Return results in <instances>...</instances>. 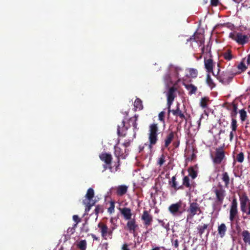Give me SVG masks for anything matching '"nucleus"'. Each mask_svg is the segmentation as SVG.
<instances>
[{"instance_id": "1", "label": "nucleus", "mask_w": 250, "mask_h": 250, "mask_svg": "<svg viewBox=\"0 0 250 250\" xmlns=\"http://www.w3.org/2000/svg\"><path fill=\"white\" fill-rule=\"evenodd\" d=\"M220 69L219 68L218 73ZM239 73L240 72H234L232 70L227 69L223 71L220 74H217L216 77L220 83L224 85H227L230 83L234 76Z\"/></svg>"}, {"instance_id": "2", "label": "nucleus", "mask_w": 250, "mask_h": 250, "mask_svg": "<svg viewBox=\"0 0 250 250\" xmlns=\"http://www.w3.org/2000/svg\"><path fill=\"white\" fill-rule=\"evenodd\" d=\"M158 126L157 124H152L149 125L148 133L149 141V148L151 149L152 146L156 144L158 140Z\"/></svg>"}, {"instance_id": "3", "label": "nucleus", "mask_w": 250, "mask_h": 250, "mask_svg": "<svg viewBox=\"0 0 250 250\" xmlns=\"http://www.w3.org/2000/svg\"><path fill=\"white\" fill-rule=\"evenodd\" d=\"M229 220L231 222L238 223L239 220L238 202L236 197H233L229 206Z\"/></svg>"}, {"instance_id": "4", "label": "nucleus", "mask_w": 250, "mask_h": 250, "mask_svg": "<svg viewBox=\"0 0 250 250\" xmlns=\"http://www.w3.org/2000/svg\"><path fill=\"white\" fill-rule=\"evenodd\" d=\"M94 196V191L93 188H89L88 189L87 192L85 194V199L83 201V203L85 206V212H88L91 207L95 204V201H92V199Z\"/></svg>"}, {"instance_id": "5", "label": "nucleus", "mask_w": 250, "mask_h": 250, "mask_svg": "<svg viewBox=\"0 0 250 250\" xmlns=\"http://www.w3.org/2000/svg\"><path fill=\"white\" fill-rule=\"evenodd\" d=\"M229 37L235 41L239 45H244L249 41V37L243 35L241 32L233 31L229 34Z\"/></svg>"}, {"instance_id": "6", "label": "nucleus", "mask_w": 250, "mask_h": 250, "mask_svg": "<svg viewBox=\"0 0 250 250\" xmlns=\"http://www.w3.org/2000/svg\"><path fill=\"white\" fill-rule=\"evenodd\" d=\"M215 195V203L217 205H221L223 204L226 195V190L222 185H219L217 188L213 190Z\"/></svg>"}, {"instance_id": "7", "label": "nucleus", "mask_w": 250, "mask_h": 250, "mask_svg": "<svg viewBox=\"0 0 250 250\" xmlns=\"http://www.w3.org/2000/svg\"><path fill=\"white\" fill-rule=\"evenodd\" d=\"M188 214L187 215V220L192 219L195 215H199L202 213L200 205L197 202H192L189 204V206L187 210Z\"/></svg>"}, {"instance_id": "8", "label": "nucleus", "mask_w": 250, "mask_h": 250, "mask_svg": "<svg viewBox=\"0 0 250 250\" xmlns=\"http://www.w3.org/2000/svg\"><path fill=\"white\" fill-rule=\"evenodd\" d=\"M188 42H196L199 47H201L202 54H204L205 52V46L204 45L205 42V38L203 34L197 33V32L191 36L189 39L187 40Z\"/></svg>"}, {"instance_id": "9", "label": "nucleus", "mask_w": 250, "mask_h": 250, "mask_svg": "<svg viewBox=\"0 0 250 250\" xmlns=\"http://www.w3.org/2000/svg\"><path fill=\"white\" fill-rule=\"evenodd\" d=\"M212 161L214 164H220L225 158V153L223 146H219L215 148L213 156H212Z\"/></svg>"}, {"instance_id": "10", "label": "nucleus", "mask_w": 250, "mask_h": 250, "mask_svg": "<svg viewBox=\"0 0 250 250\" xmlns=\"http://www.w3.org/2000/svg\"><path fill=\"white\" fill-rule=\"evenodd\" d=\"M98 227L100 229L101 236L104 239L106 240L107 238L112 239L113 229H109L106 224L102 222H100L98 224Z\"/></svg>"}, {"instance_id": "11", "label": "nucleus", "mask_w": 250, "mask_h": 250, "mask_svg": "<svg viewBox=\"0 0 250 250\" xmlns=\"http://www.w3.org/2000/svg\"><path fill=\"white\" fill-rule=\"evenodd\" d=\"M238 194L239 197L240 209L241 212L244 213V212H246V207L249 202H250V200L246 192H243L242 194L238 193Z\"/></svg>"}, {"instance_id": "12", "label": "nucleus", "mask_w": 250, "mask_h": 250, "mask_svg": "<svg viewBox=\"0 0 250 250\" xmlns=\"http://www.w3.org/2000/svg\"><path fill=\"white\" fill-rule=\"evenodd\" d=\"M182 203L179 202L175 204H172L168 207V210L173 216H179L182 214L183 211L180 210Z\"/></svg>"}, {"instance_id": "13", "label": "nucleus", "mask_w": 250, "mask_h": 250, "mask_svg": "<svg viewBox=\"0 0 250 250\" xmlns=\"http://www.w3.org/2000/svg\"><path fill=\"white\" fill-rule=\"evenodd\" d=\"M141 219L144 221V225L146 227H147L151 225L153 221V217L148 211L144 210L141 216Z\"/></svg>"}, {"instance_id": "14", "label": "nucleus", "mask_w": 250, "mask_h": 250, "mask_svg": "<svg viewBox=\"0 0 250 250\" xmlns=\"http://www.w3.org/2000/svg\"><path fill=\"white\" fill-rule=\"evenodd\" d=\"M130 127V125H126L125 122L123 120L121 125L118 126L117 133L119 136L124 137L126 135L127 129Z\"/></svg>"}, {"instance_id": "15", "label": "nucleus", "mask_w": 250, "mask_h": 250, "mask_svg": "<svg viewBox=\"0 0 250 250\" xmlns=\"http://www.w3.org/2000/svg\"><path fill=\"white\" fill-rule=\"evenodd\" d=\"M126 153L127 149H123L121 147L117 146H114V154L117 157V159H120V158L125 159V155H127V154H126Z\"/></svg>"}, {"instance_id": "16", "label": "nucleus", "mask_w": 250, "mask_h": 250, "mask_svg": "<svg viewBox=\"0 0 250 250\" xmlns=\"http://www.w3.org/2000/svg\"><path fill=\"white\" fill-rule=\"evenodd\" d=\"M100 159L104 162L106 165H110L111 164L112 157L110 154L103 152L99 155Z\"/></svg>"}, {"instance_id": "17", "label": "nucleus", "mask_w": 250, "mask_h": 250, "mask_svg": "<svg viewBox=\"0 0 250 250\" xmlns=\"http://www.w3.org/2000/svg\"><path fill=\"white\" fill-rule=\"evenodd\" d=\"M204 63L205 68L207 69V71L208 73H212L213 75L214 74L213 71L214 63L213 60L212 59H207L205 58L204 59Z\"/></svg>"}, {"instance_id": "18", "label": "nucleus", "mask_w": 250, "mask_h": 250, "mask_svg": "<svg viewBox=\"0 0 250 250\" xmlns=\"http://www.w3.org/2000/svg\"><path fill=\"white\" fill-rule=\"evenodd\" d=\"M120 210L122 215L125 220H128L131 219L132 213L131 209L125 207L122 208H120Z\"/></svg>"}, {"instance_id": "19", "label": "nucleus", "mask_w": 250, "mask_h": 250, "mask_svg": "<svg viewBox=\"0 0 250 250\" xmlns=\"http://www.w3.org/2000/svg\"><path fill=\"white\" fill-rule=\"evenodd\" d=\"M126 226L129 231L133 233L135 231L138 227V225L136 224V220L134 218L128 220L126 224Z\"/></svg>"}, {"instance_id": "20", "label": "nucleus", "mask_w": 250, "mask_h": 250, "mask_svg": "<svg viewBox=\"0 0 250 250\" xmlns=\"http://www.w3.org/2000/svg\"><path fill=\"white\" fill-rule=\"evenodd\" d=\"M227 227L225 224L222 223L218 226V235L221 238H223L226 233Z\"/></svg>"}, {"instance_id": "21", "label": "nucleus", "mask_w": 250, "mask_h": 250, "mask_svg": "<svg viewBox=\"0 0 250 250\" xmlns=\"http://www.w3.org/2000/svg\"><path fill=\"white\" fill-rule=\"evenodd\" d=\"M208 224H201V225H199L197 227V230L198 233L199 234V236L201 237L203 234H204L206 230H207V235L208 234L209 230L208 229Z\"/></svg>"}, {"instance_id": "22", "label": "nucleus", "mask_w": 250, "mask_h": 250, "mask_svg": "<svg viewBox=\"0 0 250 250\" xmlns=\"http://www.w3.org/2000/svg\"><path fill=\"white\" fill-rule=\"evenodd\" d=\"M168 184L170 187L174 188L176 191L179 189H183V187H182V186H178L175 176H174L171 178V180L169 181Z\"/></svg>"}, {"instance_id": "23", "label": "nucleus", "mask_w": 250, "mask_h": 250, "mask_svg": "<svg viewBox=\"0 0 250 250\" xmlns=\"http://www.w3.org/2000/svg\"><path fill=\"white\" fill-rule=\"evenodd\" d=\"M241 236L245 244L250 245V232L248 230H244L241 232Z\"/></svg>"}, {"instance_id": "24", "label": "nucleus", "mask_w": 250, "mask_h": 250, "mask_svg": "<svg viewBox=\"0 0 250 250\" xmlns=\"http://www.w3.org/2000/svg\"><path fill=\"white\" fill-rule=\"evenodd\" d=\"M172 113L173 115L176 117H179L181 119L185 120L186 123L187 122V118L186 117L182 111L180 109L179 105H177V108L175 110H172Z\"/></svg>"}, {"instance_id": "25", "label": "nucleus", "mask_w": 250, "mask_h": 250, "mask_svg": "<svg viewBox=\"0 0 250 250\" xmlns=\"http://www.w3.org/2000/svg\"><path fill=\"white\" fill-rule=\"evenodd\" d=\"M174 137V133L172 131L170 132L166 137V138L165 140L164 147H163L162 149L168 147L169 145L171 143L172 140L173 139Z\"/></svg>"}, {"instance_id": "26", "label": "nucleus", "mask_w": 250, "mask_h": 250, "mask_svg": "<svg viewBox=\"0 0 250 250\" xmlns=\"http://www.w3.org/2000/svg\"><path fill=\"white\" fill-rule=\"evenodd\" d=\"M128 187L125 185H120L117 188L116 193L118 196L125 195L127 191Z\"/></svg>"}, {"instance_id": "27", "label": "nucleus", "mask_w": 250, "mask_h": 250, "mask_svg": "<svg viewBox=\"0 0 250 250\" xmlns=\"http://www.w3.org/2000/svg\"><path fill=\"white\" fill-rule=\"evenodd\" d=\"M183 85L188 91L189 95H191L193 94H195L197 90V87L192 84H187L184 83Z\"/></svg>"}, {"instance_id": "28", "label": "nucleus", "mask_w": 250, "mask_h": 250, "mask_svg": "<svg viewBox=\"0 0 250 250\" xmlns=\"http://www.w3.org/2000/svg\"><path fill=\"white\" fill-rule=\"evenodd\" d=\"M176 91V88L174 87V86L171 87L169 88L167 96V100H174V98L176 97L175 95V91Z\"/></svg>"}, {"instance_id": "29", "label": "nucleus", "mask_w": 250, "mask_h": 250, "mask_svg": "<svg viewBox=\"0 0 250 250\" xmlns=\"http://www.w3.org/2000/svg\"><path fill=\"white\" fill-rule=\"evenodd\" d=\"M222 180L224 182L225 187L229 188L230 183V178L227 172H224L222 175Z\"/></svg>"}, {"instance_id": "30", "label": "nucleus", "mask_w": 250, "mask_h": 250, "mask_svg": "<svg viewBox=\"0 0 250 250\" xmlns=\"http://www.w3.org/2000/svg\"><path fill=\"white\" fill-rule=\"evenodd\" d=\"M182 187H184L190 189L191 188V184L190 183V179L188 176H185L183 179Z\"/></svg>"}, {"instance_id": "31", "label": "nucleus", "mask_w": 250, "mask_h": 250, "mask_svg": "<svg viewBox=\"0 0 250 250\" xmlns=\"http://www.w3.org/2000/svg\"><path fill=\"white\" fill-rule=\"evenodd\" d=\"M209 98L208 97H204L201 99L200 105L202 108H206L208 107V102Z\"/></svg>"}, {"instance_id": "32", "label": "nucleus", "mask_w": 250, "mask_h": 250, "mask_svg": "<svg viewBox=\"0 0 250 250\" xmlns=\"http://www.w3.org/2000/svg\"><path fill=\"white\" fill-rule=\"evenodd\" d=\"M232 109L231 110L230 115L231 118H236L238 112L237 105L235 104H232Z\"/></svg>"}, {"instance_id": "33", "label": "nucleus", "mask_w": 250, "mask_h": 250, "mask_svg": "<svg viewBox=\"0 0 250 250\" xmlns=\"http://www.w3.org/2000/svg\"><path fill=\"white\" fill-rule=\"evenodd\" d=\"M206 83L211 88L215 86V84L209 74H208L207 75Z\"/></svg>"}, {"instance_id": "34", "label": "nucleus", "mask_w": 250, "mask_h": 250, "mask_svg": "<svg viewBox=\"0 0 250 250\" xmlns=\"http://www.w3.org/2000/svg\"><path fill=\"white\" fill-rule=\"evenodd\" d=\"M134 107L139 110H142L143 108L142 101L139 98H137L134 103Z\"/></svg>"}, {"instance_id": "35", "label": "nucleus", "mask_w": 250, "mask_h": 250, "mask_svg": "<svg viewBox=\"0 0 250 250\" xmlns=\"http://www.w3.org/2000/svg\"><path fill=\"white\" fill-rule=\"evenodd\" d=\"M164 81L166 85H168L169 84H172V81L169 73H167L164 76Z\"/></svg>"}, {"instance_id": "36", "label": "nucleus", "mask_w": 250, "mask_h": 250, "mask_svg": "<svg viewBox=\"0 0 250 250\" xmlns=\"http://www.w3.org/2000/svg\"><path fill=\"white\" fill-rule=\"evenodd\" d=\"M138 116L135 115L134 117H131L129 120V123L132 124V125L134 127V129H137V124L136 123L137 121Z\"/></svg>"}, {"instance_id": "37", "label": "nucleus", "mask_w": 250, "mask_h": 250, "mask_svg": "<svg viewBox=\"0 0 250 250\" xmlns=\"http://www.w3.org/2000/svg\"><path fill=\"white\" fill-rule=\"evenodd\" d=\"M188 176H190L192 179H194L197 176V172L192 167H190L188 169Z\"/></svg>"}, {"instance_id": "38", "label": "nucleus", "mask_w": 250, "mask_h": 250, "mask_svg": "<svg viewBox=\"0 0 250 250\" xmlns=\"http://www.w3.org/2000/svg\"><path fill=\"white\" fill-rule=\"evenodd\" d=\"M239 113L240 114V117L242 122L246 121L247 118V114L244 109H242L239 110Z\"/></svg>"}, {"instance_id": "39", "label": "nucleus", "mask_w": 250, "mask_h": 250, "mask_svg": "<svg viewBox=\"0 0 250 250\" xmlns=\"http://www.w3.org/2000/svg\"><path fill=\"white\" fill-rule=\"evenodd\" d=\"M120 166V159H117V164H115V169H114L113 168V167L111 166H108V169H109V170L111 172H115L119 170V169H120V168H119Z\"/></svg>"}, {"instance_id": "40", "label": "nucleus", "mask_w": 250, "mask_h": 250, "mask_svg": "<svg viewBox=\"0 0 250 250\" xmlns=\"http://www.w3.org/2000/svg\"><path fill=\"white\" fill-rule=\"evenodd\" d=\"M77 247L81 250H85L86 249V241L85 240L80 241L77 244Z\"/></svg>"}, {"instance_id": "41", "label": "nucleus", "mask_w": 250, "mask_h": 250, "mask_svg": "<svg viewBox=\"0 0 250 250\" xmlns=\"http://www.w3.org/2000/svg\"><path fill=\"white\" fill-rule=\"evenodd\" d=\"M223 57L225 60L230 61L232 58L231 51L228 50L227 51L224 52L223 53Z\"/></svg>"}, {"instance_id": "42", "label": "nucleus", "mask_w": 250, "mask_h": 250, "mask_svg": "<svg viewBox=\"0 0 250 250\" xmlns=\"http://www.w3.org/2000/svg\"><path fill=\"white\" fill-rule=\"evenodd\" d=\"M237 122L235 118H231V128L232 131L235 132L237 127Z\"/></svg>"}, {"instance_id": "43", "label": "nucleus", "mask_w": 250, "mask_h": 250, "mask_svg": "<svg viewBox=\"0 0 250 250\" xmlns=\"http://www.w3.org/2000/svg\"><path fill=\"white\" fill-rule=\"evenodd\" d=\"M189 75L193 78L197 77L198 71L197 69L194 68H189L188 70Z\"/></svg>"}, {"instance_id": "44", "label": "nucleus", "mask_w": 250, "mask_h": 250, "mask_svg": "<svg viewBox=\"0 0 250 250\" xmlns=\"http://www.w3.org/2000/svg\"><path fill=\"white\" fill-rule=\"evenodd\" d=\"M165 161V156L164 154H162L158 159L157 164L160 166V167H161L164 164Z\"/></svg>"}, {"instance_id": "45", "label": "nucleus", "mask_w": 250, "mask_h": 250, "mask_svg": "<svg viewBox=\"0 0 250 250\" xmlns=\"http://www.w3.org/2000/svg\"><path fill=\"white\" fill-rule=\"evenodd\" d=\"M237 161L239 163H242L244 159V155L243 152H240L237 154L236 157Z\"/></svg>"}, {"instance_id": "46", "label": "nucleus", "mask_w": 250, "mask_h": 250, "mask_svg": "<svg viewBox=\"0 0 250 250\" xmlns=\"http://www.w3.org/2000/svg\"><path fill=\"white\" fill-rule=\"evenodd\" d=\"M237 68L241 70L242 72L245 71L247 69V67L243 62H241L238 65Z\"/></svg>"}, {"instance_id": "47", "label": "nucleus", "mask_w": 250, "mask_h": 250, "mask_svg": "<svg viewBox=\"0 0 250 250\" xmlns=\"http://www.w3.org/2000/svg\"><path fill=\"white\" fill-rule=\"evenodd\" d=\"M114 202H111L110 203V207L108 208V212L110 213H112L114 211Z\"/></svg>"}, {"instance_id": "48", "label": "nucleus", "mask_w": 250, "mask_h": 250, "mask_svg": "<svg viewBox=\"0 0 250 250\" xmlns=\"http://www.w3.org/2000/svg\"><path fill=\"white\" fill-rule=\"evenodd\" d=\"M173 101V100H167V106L168 114L170 113V112H171L172 110H171L170 107Z\"/></svg>"}, {"instance_id": "49", "label": "nucleus", "mask_w": 250, "mask_h": 250, "mask_svg": "<svg viewBox=\"0 0 250 250\" xmlns=\"http://www.w3.org/2000/svg\"><path fill=\"white\" fill-rule=\"evenodd\" d=\"M173 101V100H167V106L168 114L170 113V112H171L172 110H171L170 107Z\"/></svg>"}, {"instance_id": "50", "label": "nucleus", "mask_w": 250, "mask_h": 250, "mask_svg": "<svg viewBox=\"0 0 250 250\" xmlns=\"http://www.w3.org/2000/svg\"><path fill=\"white\" fill-rule=\"evenodd\" d=\"M100 212H103L102 206L100 205H97L95 209V213L98 215Z\"/></svg>"}, {"instance_id": "51", "label": "nucleus", "mask_w": 250, "mask_h": 250, "mask_svg": "<svg viewBox=\"0 0 250 250\" xmlns=\"http://www.w3.org/2000/svg\"><path fill=\"white\" fill-rule=\"evenodd\" d=\"M165 115V112L164 111H161V112L159 113L158 117H159V120L160 121L164 122Z\"/></svg>"}, {"instance_id": "52", "label": "nucleus", "mask_w": 250, "mask_h": 250, "mask_svg": "<svg viewBox=\"0 0 250 250\" xmlns=\"http://www.w3.org/2000/svg\"><path fill=\"white\" fill-rule=\"evenodd\" d=\"M159 223L161 224V226L164 228L165 229H167L168 228V227H169V225L168 224H166L164 221L163 220H158Z\"/></svg>"}, {"instance_id": "53", "label": "nucleus", "mask_w": 250, "mask_h": 250, "mask_svg": "<svg viewBox=\"0 0 250 250\" xmlns=\"http://www.w3.org/2000/svg\"><path fill=\"white\" fill-rule=\"evenodd\" d=\"M130 145V142L129 140H126L123 144L122 146L124 149H127V147H128Z\"/></svg>"}, {"instance_id": "54", "label": "nucleus", "mask_w": 250, "mask_h": 250, "mask_svg": "<svg viewBox=\"0 0 250 250\" xmlns=\"http://www.w3.org/2000/svg\"><path fill=\"white\" fill-rule=\"evenodd\" d=\"M73 220L77 224H78L81 221V219L79 217V216L77 215H74L73 216Z\"/></svg>"}, {"instance_id": "55", "label": "nucleus", "mask_w": 250, "mask_h": 250, "mask_svg": "<svg viewBox=\"0 0 250 250\" xmlns=\"http://www.w3.org/2000/svg\"><path fill=\"white\" fill-rule=\"evenodd\" d=\"M174 68L176 77L178 78L179 77V71L181 70L182 69L179 67H174Z\"/></svg>"}, {"instance_id": "56", "label": "nucleus", "mask_w": 250, "mask_h": 250, "mask_svg": "<svg viewBox=\"0 0 250 250\" xmlns=\"http://www.w3.org/2000/svg\"><path fill=\"white\" fill-rule=\"evenodd\" d=\"M246 213L247 215H250V202L247 205L246 207V212H244V213Z\"/></svg>"}, {"instance_id": "57", "label": "nucleus", "mask_w": 250, "mask_h": 250, "mask_svg": "<svg viewBox=\"0 0 250 250\" xmlns=\"http://www.w3.org/2000/svg\"><path fill=\"white\" fill-rule=\"evenodd\" d=\"M219 3V0H211L210 3L212 6H216Z\"/></svg>"}, {"instance_id": "58", "label": "nucleus", "mask_w": 250, "mask_h": 250, "mask_svg": "<svg viewBox=\"0 0 250 250\" xmlns=\"http://www.w3.org/2000/svg\"><path fill=\"white\" fill-rule=\"evenodd\" d=\"M172 245L174 248H177L179 247V242L178 239H175L173 241H172Z\"/></svg>"}, {"instance_id": "59", "label": "nucleus", "mask_w": 250, "mask_h": 250, "mask_svg": "<svg viewBox=\"0 0 250 250\" xmlns=\"http://www.w3.org/2000/svg\"><path fill=\"white\" fill-rule=\"evenodd\" d=\"M122 250H129V249L128 248V246L127 244H125L123 245L122 247Z\"/></svg>"}, {"instance_id": "60", "label": "nucleus", "mask_w": 250, "mask_h": 250, "mask_svg": "<svg viewBox=\"0 0 250 250\" xmlns=\"http://www.w3.org/2000/svg\"><path fill=\"white\" fill-rule=\"evenodd\" d=\"M91 236H92V238L93 239V240H96V241L99 240V238L96 237V236L95 234H91Z\"/></svg>"}, {"instance_id": "61", "label": "nucleus", "mask_w": 250, "mask_h": 250, "mask_svg": "<svg viewBox=\"0 0 250 250\" xmlns=\"http://www.w3.org/2000/svg\"><path fill=\"white\" fill-rule=\"evenodd\" d=\"M233 132L234 131H232V130L230 132V134H229V139L230 141H231L233 138V137H234V133H233Z\"/></svg>"}, {"instance_id": "62", "label": "nucleus", "mask_w": 250, "mask_h": 250, "mask_svg": "<svg viewBox=\"0 0 250 250\" xmlns=\"http://www.w3.org/2000/svg\"><path fill=\"white\" fill-rule=\"evenodd\" d=\"M232 104H229L228 106L226 107V108L228 110H231L232 109Z\"/></svg>"}, {"instance_id": "63", "label": "nucleus", "mask_w": 250, "mask_h": 250, "mask_svg": "<svg viewBox=\"0 0 250 250\" xmlns=\"http://www.w3.org/2000/svg\"><path fill=\"white\" fill-rule=\"evenodd\" d=\"M247 62L248 64H250V54L248 56Z\"/></svg>"}, {"instance_id": "64", "label": "nucleus", "mask_w": 250, "mask_h": 250, "mask_svg": "<svg viewBox=\"0 0 250 250\" xmlns=\"http://www.w3.org/2000/svg\"><path fill=\"white\" fill-rule=\"evenodd\" d=\"M151 250H160V247H156L152 249Z\"/></svg>"}]
</instances>
